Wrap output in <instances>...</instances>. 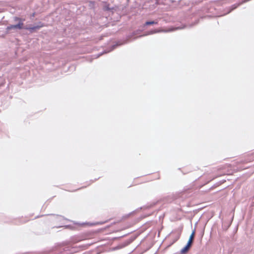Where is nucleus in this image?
Instances as JSON below:
<instances>
[{"mask_svg":"<svg viewBox=\"0 0 254 254\" xmlns=\"http://www.w3.org/2000/svg\"><path fill=\"white\" fill-rule=\"evenodd\" d=\"M23 23H19L18 24H16V25H11L10 26H9L7 27L6 29L7 30H12V29H21L22 28H23Z\"/></svg>","mask_w":254,"mask_h":254,"instance_id":"f257e3e1","label":"nucleus"},{"mask_svg":"<svg viewBox=\"0 0 254 254\" xmlns=\"http://www.w3.org/2000/svg\"><path fill=\"white\" fill-rule=\"evenodd\" d=\"M42 26H43L42 25L40 24V25H37L36 26H33V27H30L29 28H27V29H30L31 30H37V29H39V28H40Z\"/></svg>","mask_w":254,"mask_h":254,"instance_id":"f03ea898","label":"nucleus"},{"mask_svg":"<svg viewBox=\"0 0 254 254\" xmlns=\"http://www.w3.org/2000/svg\"><path fill=\"white\" fill-rule=\"evenodd\" d=\"M190 249L189 247H188L187 245H186L182 250H181V253L182 254H185L187 253L189 249Z\"/></svg>","mask_w":254,"mask_h":254,"instance_id":"7ed1b4c3","label":"nucleus"},{"mask_svg":"<svg viewBox=\"0 0 254 254\" xmlns=\"http://www.w3.org/2000/svg\"><path fill=\"white\" fill-rule=\"evenodd\" d=\"M157 21H147L146 23H145V25H151V24H157Z\"/></svg>","mask_w":254,"mask_h":254,"instance_id":"20e7f679","label":"nucleus"},{"mask_svg":"<svg viewBox=\"0 0 254 254\" xmlns=\"http://www.w3.org/2000/svg\"><path fill=\"white\" fill-rule=\"evenodd\" d=\"M194 235H195V230H193L190 237V239L193 240Z\"/></svg>","mask_w":254,"mask_h":254,"instance_id":"39448f33","label":"nucleus"},{"mask_svg":"<svg viewBox=\"0 0 254 254\" xmlns=\"http://www.w3.org/2000/svg\"><path fill=\"white\" fill-rule=\"evenodd\" d=\"M193 240L189 239V240L187 243L188 247H189L190 248L192 243Z\"/></svg>","mask_w":254,"mask_h":254,"instance_id":"423d86ee","label":"nucleus"},{"mask_svg":"<svg viewBox=\"0 0 254 254\" xmlns=\"http://www.w3.org/2000/svg\"><path fill=\"white\" fill-rule=\"evenodd\" d=\"M193 240L189 239V240L187 243L188 247H189L190 248L192 243Z\"/></svg>","mask_w":254,"mask_h":254,"instance_id":"0eeeda50","label":"nucleus"},{"mask_svg":"<svg viewBox=\"0 0 254 254\" xmlns=\"http://www.w3.org/2000/svg\"><path fill=\"white\" fill-rule=\"evenodd\" d=\"M193 240L189 239V240L187 243L188 247H189L190 248L192 243Z\"/></svg>","mask_w":254,"mask_h":254,"instance_id":"6e6552de","label":"nucleus"},{"mask_svg":"<svg viewBox=\"0 0 254 254\" xmlns=\"http://www.w3.org/2000/svg\"><path fill=\"white\" fill-rule=\"evenodd\" d=\"M250 0H243L241 3H239L237 5L235 6V7L234 8H235L236 7H237V6H238V5L243 3H245V2H247L249 1H250Z\"/></svg>","mask_w":254,"mask_h":254,"instance_id":"1a4fd4ad","label":"nucleus"},{"mask_svg":"<svg viewBox=\"0 0 254 254\" xmlns=\"http://www.w3.org/2000/svg\"><path fill=\"white\" fill-rule=\"evenodd\" d=\"M157 32H159V31H158L157 30H153V31H150L148 34H147V35H148V34H154V33H157Z\"/></svg>","mask_w":254,"mask_h":254,"instance_id":"9d476101","label":"nucleus"},{"mask_svg":"<svg viewBox=\"0 0 254 254\" xmlns=\"http://www.w3.org/2000/svg\"><path fill=\"white\" fill-rule=\"evenodd\" d=\"M116 45H114V46H113L112 50H113V49L115 48V47H116Z\"/></svg>","mask_w":254,"mask_h":254,"instance_id":"9b49d317","label":"nucleus"}]
</instances>
